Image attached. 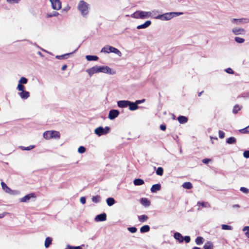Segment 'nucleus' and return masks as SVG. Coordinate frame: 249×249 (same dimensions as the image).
<instances>
[{
  "instance_id": "f257e3e1",
  "label": "nucleus",
  "mask_w": 249,
  "mask_h": 249,
  "mask_svg": "<svg viewBox=\"0 0 249 249\" xmlns=\"http://www.w3.org/2000/svg\"><path fill=\"white\" fill-rule=\"evenodd\" d=\"M43 137L46 140L51 139H59L60 137V133L55 130L46 131L43 133Z\"/></svg>"
},
{
  "instance_id": "f03ea898",
  "label": "nucleus",
  "mask_w": 249,
  "mask_h": 249,
  "mask_svg": "<svg viewBox=\"0 0 249 249\" xmlns=\"http://www.w3.org/2000/svg\"><path fill=\"white\" fill-rule=\"evenodd\" d=\"M77 8L83 16L87 15L89 13V4L84 0L80 1Z\"/></svg>"
},
{
  "instance_id": "7ed1b4c3",
  "label": "nucleus",
  "mask_w": 249,
  "mask_h": 249,
  "mask_svg": "<svg viewBox=\"0 0 249 249\" xmlns=\"http://www.w3.org/2000/svg\"><path fill=\"white\" fill-rule=\"evenodd\" d=\"M179 14L177 12L166 13L162 15H158L156 18L162 20H169L174 17L178 16Z\"/></svg>"
},
{
  "instance_id": "20e7f679",
  "label": "nucleus",
  "mask_w": 249,
  "mask_h": 249,
  "mask_svg": "<svg viewBox=\"0 0 249 249\" xmlns=\"http://www.w3.org/2000/svg\"><path fill=\"white\" fill-rule=\"evenodd\" d=\"M101 52H104L105 53H113L120 56L122 54V53L118 49L110 46H105L102 48Z\"/></svg>"
},
{
  "instance_id": "39448f33",
  "label": "nucleus",
  "mask_w": 249,
  "mask_h": 249,
  "mask_svg": "<svg viewBox=\"0 0 249 249\" xmlns=\"http://www.w3.org/2000/svg\"><path fill=\"white\" fill-rule=\"evenodd\" d=\"M151 13L150 12L136 11L132 15V17L136 18L143 19L146 17H149Z\"/></svg>"
},
{
  "instance_id": "423d86ee",
  "label": "nucleus",
  "mask_w": 249,
  "mask_h": 249,
  "mask_svg": "<svg viewBox=\"0 0 249 249\" xmlns=\"http://www.w3.org/2000/svg\"><path fill=\"white\" fill-rule=\"evenodd\" d=\"M109 130L110 128L108 126H106L105 128H103L102 126H100L95 129L94 132L98 136H101L108 133Z\"/></svg>"
},
{
  "instance_id": "0eeeda50",
  "label": "nucleus",
  "mask_w": 249,
  "mask_h": 249,
  "mask_svg": "<svg viewBox=\"0 0 249 249\" xmlns=\"http://www.w3.org/2000/svg\"><path fill=\"white\" fill-rule=\"evenodd\" d=\"M53 9L58 10L61 8V2L60 0H50Z\"/></svg>"
},
{
  "instance_id": "6e6552de",
  "label": "nucleus",
  "mask_w": 249,
  "mask_h": 249,
  "mask_svg": "<svg viewBox=\"0 0 249 249\" xmlns=\"http://www.w3.org/2000/svg\"><path fill=\"white\" fill-rule=\"evenodd\" d=\"M119 115V111L118 110L112 109L109 111L108 117L110 120H113L118 117Z\"/></svg>"
},
{
  "instance_id": "1a4fd4ad",
  "label": "nucleus",
  "mask_w": 249,
  "mask_h": 249,
  "mask_svg": "<svg viewBox=\"0 0 249 249\" xmlns=\"http://www.w3.org/2000/svg\"><path fill=\"white\" fill-rule=\"evenodd\" d=\"M86 72L88 73L90 76H91L93 74L99 72L98 66H95L87 69Z\"/></svg>"
},
{
  "instance_id": "9d476101",
  "label": "nucleus",
  "mask_w": 249,
  "mask_h": 249,
  "mask_svg": "<svg viewBox=\"0 0 249 249\" xmlns=\"http://www.w3.org/2000/svg\"><path fill=\"white\" fill-rule=\"evenodd\" d=\"M99 72L110 73L111 69L107 66H98Z\"/></svg>"
},
{
  "instance_id": "9b49d317",
  "label": "nucleus",
  "mask_w": 249,
  "mask_h": 249,
  "mask_svg": "<svg viewBox=\"0 0 249 249\" xmlns=\"http://www.w3.org/2000/svg\"><path fill=\"white\" fill-rule=\"evenodd\" d=\"M107 219V214L106 213H103L97 215L95 218L96 221H104Z\"/></svg>"
},
{
  "instance_id": "f8f14e48",
  "label": "nucleus",
  "mask_w": 249,
  "mask_h": 249,
  "mask_svg": "<svg viewBox=\"0 0 249 249\" xmlns=\"http://www.w3.org/2000/svg\"><path fill=\"white\" fill-rule=\"evenodd\" d=\"M1 185L2 187V189L6 193L9 194H13V191L7 186V185L4 182H1Z\"/></svg>"
},
{
  "instance_id": "ddd939ff",
  "label": "nucleus",
  "mask_w": 249,
  "mask_h": 249,
  "mask_svg": "<svg viewBox=\"0 0 249 249\" xmlns=\"http://www.w3.org/2000/svg\"><path fill=\"white\" fill-rule=\"evenodd\" d=\"M129 103V101H119L117 103L118 106L121 108L126 107H128Z\"/></svg>"
},
{
  "instance_id": "4468645a",
  "label": "nucleus",
  "mask_w": 249,
  "mask_h": 249,
  "mask_svg": "<svg viewBox=\"0 0 249 249\" xmlns=\"http://www.w3.org/2000/svg\"><path fill=\"white\" fill-rule=\"evenodd\" d=\"M35 196L34 194L31 193L27 195H26L20 199V201L22 202H25L29 200L32 197H35Z\"/></svg>"
},
{
  "instance_id": "2eb2a0df",
  "label": "nucleus",
  "mask_w": 249,
  "mask_h": 249,
  "mask_svg": "<svg viewBox=\"0 0 249 249\" xmlns=\"http://www.w3.org/2000/svg\"><path fill=\"white\" fill-rule=\"evenodd\" d=\"M232 32L235 35H240L245 33V31L244 29L239 28H234L232 29Z\"/></svg>"
},
{
  "instance_id": "dca6fc26",
  "label": "nucleus",
  "mask_w": 249,
  "mask_h": 249,
  "mask_svg": "<svg viewBox=\"0 0 249 249\" xmlns=\"http://www.w3.org/2000/svg\"><path fill=\"white\" fill-rule=\"evenodd\" d=\"M151 24V22L150 20L146 21L144 23L138 25L137 27L138 29H144L148 27Z\"/></svg>"
},
{
  "instance_id": "f3484780",
  "label": "nucleus",
  "mask_w": 249,
  "mask_h": 249,
  "mask_svg": "<svg viewBox=\"0 0 249 249\" xmlns=\"http://www.w3.org/2000/svg\"><path fill=\"white\" fill-rule=\"evenodd\" d=\"M174 238L178 240L179 242L181 243L183 241V237L182 235L179 232H176L174 235Z\"/></svg>"
},
{
  "instance_id": "a211bd4d",
  "label": "nucleus",
  "mask_w": 249,
  "mask_h": 249,
  "mask_svg": "<svg viewBox=\"0 0 249 249\" xmlns=\"http://www.w3.org/2000/svg\"><path fill=\"white\" fill-rule=\"evenodd\" d=\"M130 110H135L138 108V106L136 103L131 102L129 101L128 106Z\"/></svg>"
},
{
  "instance_id": "6ab92c4d",
  "label": "nucleus",
  "mask_w": 249,
  "mask_h": 249,
  "mask_svg": "<svg viewBox=\"0 0 249 249\" xmlns=\"http://www.w3.org/2000/svg\"><path fill=\"white\" fill-rule=\"evenodd\" d=\"M161 186L160 184H156L153 185L151 188V191L152 193H155L157 191H159L160 189Z\"/></svg>"
},
{
  "instance_id": "aec40b11",
  "label": "nucleus",
  "mask_w": 249,
  "mask_h": 249,
  "mask_svg": "<svg viewBox=\"0 0 249 249\" xmlns=\"http://www.w3.org/2000/svg\"><path fill=\"white\" fill-rule=\"evenodd\" d=\"M19 94L20 97L22 99H27L30 96L29 92L25 90L22 91Z\"/></svg>"
},
{
  "instance_id": "412c9836",
  "label": "nucleus",
  "mask_w": 249,
  "mask_h": 249,
  "mask_svg": "<svg viewBox=\"0 0 249 249\" xmlns=\"http://www.w3.org/2000/svg\"><path fill=\"white\" fill-rule=\"evenodd\" d=\"M140 202L142 205L145 207L149 206L150 204V201L146 198H141Z\"/></svg>"
},
{
  "instance_id": "4be33fe9",
  "label": "nucleus",
  "mask_w": 249,
  "mask_h": 249,
  "mask_svg": "<svg viewBox=\"0 0 249 249\" xmlns=\"http://www.w3.org/2000/svg\"><path fill=\"white\" fill-rule=\"evenodd\" d=\"M178 120L180 124H185L188 121V118L184 116H179L178 118Z\"/></svg>"
},
{
  "instance_id": "5701e85b",
  "label": "nucleus",
  "mask_w": 249,
  "mask_h": 249,
  "mask_svg": "<svg viewBox=\"0 0 249 249\" xmlns=\"http://www.w3.org/2000/svg\"><path fill=\"white\" fill-rule=\"evenodd\" d=\"M233 21L235 22L236 24H238L239 23H242V22H245L247 23L249 21V20L248 18H240V19H236V18H233Z\"/></svg>"
},
{
  "instance_id": "b1692460",
  "label": "nucleus",
  "mask_w": 249,
  "mask_h": 249,
  "mask_svg": "<svg viewBox=\"0 0 249 249\" xmlns=\"http://www.w3.org/2000/svg\"><path fill=\"white\" fill-rule=\"evenodd\" d=\"M86 58L88 61H97L98 59V57L96 55H86Z\"/></svg>"
},
{
  "instance_id": "393cba45",
  "label": "nucleus",
  "mask_w": 249,
  "mask_h": 249,
  "mask_svg": "<svg viewBox=\"0 0 249 249\" xmlns=\"http://www.w3.org/2000/svg\"><path fill=\"white\" fill-rule=\"evenodd\" d=\"M226 142L230 144H235L236 142V139L233 137H231L227 139Z\"/></svg>"
},
{
  "instance_id": "a878e982",
  "label": "nucleus",
  "mask_w": 249,
  "mask_h": 249,
  "mask_svg": "<svg viewBox=\"0 0 249 249\" xmlns=\"http://www.w3.org/2000/svg\"><path fill=\"white\" fill-rule=\"evenodd\" d=\"M134 184L136 186L142 185L144 184V181L141 178H137L134 180Z\"/></svg>"
},
{
  "instance_id": "bb28decb",
  "label": "nucleus",
  "mask_w": 249,
  "mask_h": 249,
  "mask_svg": "<svg viewBox=\"0 0 249 249\" xmlns=\"http://www.w3.org/2000/svg\"><path fill=\"white\" fill-rule=\"evenodd\" d=\"M150 231V227L148 225H144L140 229V231L142 233Z\"/></svg>"
},
{
  "instance_id": "cd10ccee",
  "label": "nucleus",
  "mask_w": 249,
  "mask_h": 249,
  "mask_svg": "<svg viewBox=\"0 0 249 249\" xmlns=\"http://www.w3.org/2000/svg\"><path fill=\"white\" fill-rule=\"evenodd\" d=\"M52 239L51 237H48L46 238L44 243V246L46 248H48L52 244Z\"/></svg>"
},
{
  "instance_id": "c85d7f7f",
  "label": "nucleus",
  "mask_w": 249,
  "mask_h": 249,
  "mask_svg": "<svg viewBox=\"0 0 249 249\" xmlns=\"http://www.w3.org/2000/svg\"><path fill=\"white\" fill-rule=\"evenodd\" d=\"M182 187L187 189H191L193 188V185L191 182H186L183 183Z\"/></svg>"
},
{
  "instance_id": "c756f323",
  "label": "nucleus",
  "mask_w": 249,
  "mask_h": 249,
  "mask_svg": "<svg viewBox=\"0 0 249 249\" xmlns=\"http://www.w3.org/2000/svg\"><path fill=\"white\" fill-rule=\"evenodd\" d=\"M242 108V106L238 105H236L233 107L232 112L234 114H236L238 113V111L240 110Z\"/></svg>"
},
{
  "instance_id": "7c9ffc66",
  "label": "nucleus",
  "mask_w": 249,
  "mask_h": 249,
  "mask_svg": "<svg viewBox=\"0 0 249 249\" xmlns=\"http://www.w3.org/2000/svg\"><path fill=\"white\" fill-rule=\"evenodd\" d=\"M148 219V217L145 214L138 216V219L141 222L146 221Z\"/></svg>"
},
{
  "instance_id": "2f4dec72",
  "label": "nucleus",
  "mask_w": 249,
  "mask_h": 249,
  "mask_svg": "<svg viewBox=\"0 0 249 249\" xmlns=\"http://www.w3.org/2000/svg\"><path fill=\"white\" fill-rule=\"evenodd\" d=\"M204 249H213V246L212 242H207L203 247Z\"/></svg>"
},
{
  "instance_id": "473e14b6",
  "label": "nucleus",
  "mask_w": 249,
  "mask_h": 249,
  "mask_svg": "<svg viewBox=\"0 0 249 249\" xmlns=\"http://www.w3.org/2000/svg\"><path fill=\"white\" fill-rule=\"evenodd\" d=\"M115 202L114 199L112 197H109L107 199V203L109 206H112Z\"/></svg>"
},
{
  "instance_id": "72a5a7b5",
  "label": "nucleus",
  "mask_w": 249,
  "mask_h": 249,
  "mask_svg": "<svg viewBox=\"0 0 249 249\" xmlns=\"http://www.w3.org/2000/svg\"><path fill=\"white\" fill-rule=\"evenodd\" d=\"M197 204L198 206L203 208L210 207V205L208 202H198Z\"/></svg>"
},
{
  "instance_id": "f704fd0d",
  "label": "nucleus",
  "mask_w": 249,
  "mask_h": 249,
  "mask_svg": "<svg viewBox=\"0 0 249 249\" xmlns=\"http://www.w3.org/2000/svg\"><path fill=\"white\" fill-rule=\"evenodd\" d=\"M204 241V239L203 237L201 236L197 237L195 240L196 243L198 245H201Z\"/></svg>"
},
{
  "instance_id": "c9c22d12",
  "label": "nucleus",
  "mask_w": 249,
  "mask_h": 249,
  "mask_svg": "<svg viewBox=\"0 0 249 249\" xmlns=\"http://www.w3.org/2000/svg\"><path fill=\"white\" fill-rule=\"evenodd\" d=\"M156 174L160 176H162L163 174V169L161 167H158L156 170Z\"/></svg>"
},
{
  "instance_id": "e433bc0d",
  "label": "nucleus",
  "mask_w": 249,
  "mask_h": 249,
  "mask_svg": "<svg viewBox=\"0 0 249 249\" xmlns=\"http://www.w3.org/2000/svg\"><path fill=\"white\" fill-rule=\"evenodd\" d=\"M100 196L98 195H97L96 196H93L92 197V201L94 203H98L100 200Z\"/></svg>"
},
{
  "instance_id": "4c0bfd02",
  "label": "nucleus",
  "mask_w": 249,
  "mask_h": 249,
  "mask_svg": "<svg viewBox=\"0 0 249 249\" xmlns=\"http://www.w3.org/2000/svg\"><path fill=\"white\" fill-rule=\"evenodd\" d=\"M27 82L28 79L25 77H22L20 79L19 81V84H20L21 85L25 84L27 83Z\"/></svg>"
},
{
  "instance_id": "58836bf2",
  "label": "nucleus",
  "mask_w": 249,
  "mask_h": 249,
  "mask_svg": "<svg viewBox=\"0 0 249 249\" xmlns=\"http://www.w3.org/2000/svg\"><path fill=\"white\" fill-rule=\"evenodd\" d=\"M243 231L245 232L246 236L249 238V226L245 227Z\"/></svg>"
},
{
  "instance_id": "ea45409f",
  "label": "nucleus",
  "mask_w": 249,
  "mask_h": 249,
  "mask_svg": "<svg viewBox=\"0 0 249 249\" xmlns=\"http://www.w3.org/2000/svg\"><path fill=\"white\" fill-rule=\"evenodd\" d=\"M222 229L225 230H232V227L231 226L227 225H222Z\"/></svg>"
},
{
  "instance_id": "a19ab883",
  "label": "nucleus",
  "mask_w": 249,
  "mask_h": 249,
  "mask_svg": "<svg viewBox=\"0 0 249 249\" xmlns=\"http://www.w3.org/2000/svg\"><path fill=\"white\" fill-rule=\"evenodd\" d=\"M235 41L238 43H241L245 41V39L240 37H235Z\"/></svg>"
},
{
  "instance_id": "79ce46f5",
  "label": "nucleus",
  "mask_w": 249,
  "mask_h": 249,
  "mask_svg": "<svg viewBox=\"0 0 249 249\" xmlns=\"http://www.w3.org/2000/svg\"><path fill=\"white\" fill-rule=\"evenodd\" d=\"M78 151L80 153H83L86 151V148L85 147L81 146L78 148Z\"/></svg>"
},
{
  "instance_id": "37998d69",
  "label": "nucleus",
  "mask_w": 249,
  "mask_h": 249,
  "mask_svg": "<svg viewBox=\"0 0 249 249\" xmlns=\"http://www.w3.org/2000/svg\"><path fill=\"white\" fill-rule=\"evenodd\" d=\"M128 230L131 233H135L137 231V229L136 227H129L128 228Z\"/></svg>"
},
{
  "instance_id": "c03bdc74",
  "label": "nucleus",
  "mask_w": 249,
  "mask_h": 249,
  "mask_svg": "<svg viewBox=\"0 0 249 249\" xmlns=\"http://www.w3.org/2000/svg\"><path fill=\"white\" fill-rule=\"evenodd\" d=\"M240 190L241 191H242V192L244 193H246V194H247L248 193H249V190L248 189L245 188V187H242L240 188Z\"/></svg>"
},
{
  "instance_id": "a18cd8bd",
  "label": "nucleus",
  "mask_w": 249,
  "mask_h": 249,
  "mask_svg": "<svg viewBox=\"0 0 249 249\" xmlns=\"http://www.w3.org/2000/svg\"><path fill=\"white\" fill-rule=\"evenodd\" d=\"M17 88H18V90L22 91L23 90H24L25 87H24V86L23 85H21L20 84H18Z\"/></svg>"
},
{
  "instance_id": "49530a36",
  "label": "nucleus",
  "mask_w": 249,
  "mask_h": 249,
  "mask_svg": "<svg viewBox=\"0 0 249 249\" xmlns=\"http://www.w3.org/2000/svg\"><path fill=\"white\" fill-rule=\"evenodd\" d=\"M67 248L69 249H82L80 246L73 247L69 245H67Z\"/></svg>"
},
{
  "instance_id": "de8ad7c7",
  "label": "nucleus",
  "mask_w": 249,
  "mask_h": 249,
  "mask_svg": "<svg viewBox=\"0 0 249 249\" xmlns=\"http://www.w3.org/2000/svg\"><path fill=\"white\" fill-rule=\"evenodd\" d=\"M218 134H219V137L220 139H223L224 138L225 133L223 131H222L221 130H219Z\"/></svg>"
},
{
  "instance_id": "09e8293b",
  "label": "nucleus",
  "mask_w": 249,
  "mask_h": 249,
  "mask_svg": "<svg viewBox=\"0 0 249 249\" xmlns=\"http://www.w3.org/2000/svg\"><path fill=\"white\" fill-rule=\"evenodd\" d=\"M239 132L240 133H242V134H246V133H248V130H247V127L244 128H243V129H240L239 130Z\"/></svg>"
},
{
  "instance_id": "8fccbe9b",
  "label": "nucleus",
  "mask_w": 249,
  "mask_h": 249,
  "mask_svg": "<svg viewBox=\"0 0 249 249\" xmlns=\"http://www.w3.org/2000/svg\"><path fill=\"white\" fill-rule=\"evenodd\" d=\"M20 0H6V1L10 3H18Z\"/></svg>"
},
{
  "instance_id": "3c124183",
  "label": "nucleus",
  "mask_w": 249,
  "mask_h": 249,
  "mask_svg": "<svg viewBox=\"0 0 249 249\" xmlns=\"http://www.w3.org/2000/svg\"><path fill=\"white\" fill-rule=\"evenodd\" d=\"M58 14H58V12H54V13H53V15L48 14L47 15V17H48V18H50V17H53V16L56 17V16H57L58 15Z\"/></svg>"
},
{
  "instance_id": "603ef678",
  "label": "nucleus",
  "mask_w": 249,
  "mask_h": 249,
  "mask_svg": "<svg viewBox=\"0 0 249 249\" xmlns=\"http://www.w3.org/2000/svg\"><path fill=\"white\" fill-rule=\"evenodd\" d=\"M190 237L189 236H186L183 237V241L184 240L186 243H189L190 242Z\"/></svg>"
},
{
  "instance_id": "864d4df0",
  "label": "nucleus",
  "mask_w": 249,
  "mask_h": 249,
  "mask_svg": "<svg viewBox=\"0 0 249 249\" xmlns=\"http://www.w3.org/2000/svg\"><path fill=\"white\" fill-rule=\"evenodd\" d=\"M243 156L246 158H249V150L245 151L243 153Z\"/></svg>"
},
{
  "instance_id": "5fc2aeb1",
  "label": "nucleus",
  "mask_w": 249,
  "mask_h": 249,
  "mask_svg": "<svg viewBox=\"0 0 249 249\" xmlns=\"http://www.w3.org/2000/svg\"><path fill=\"white\" fill-rule=\"evenodd\" d=\"M225 71L230 74H233L234 71L231 68H228L226 69Z\"/></svg>"
},
{
  "instance_id": "6e6d98bb",
  "label": "nucleus",
  "mask_w": 249,
  "mask_h": 249,
  "mask_svg": "<svg viewBox=\"0 0 249 249\" xmlns=\"http://www.w3.org/2000/svg\"><path fill=\"white\" fill-rule=\"evenodd\" d=\"M211 160L209 159H204L203 160H202V162L204 164H207Z\"/></svg>"
},
{
  "instance_id": "4d7b16f0",
  "label": "nucleus",
  "mask_w": 249,
  "mask_h": 249,
  "mask_svg": "<svg viewBox=\"0 0 249 249\" xmlns=\"http://www.w3.org/2000/svg\"><path fill=\"white\" fill-rule=\"evenodd\" d=\"M80 200L82 204H84L86 203V200L85 197H81L80 199Z\"/></svg>"
},
{
  "instance_id": "13d9d810",
  "label": "nucleus",
  "mask_w": 249,
  "mask_h": 249,
  "mask_svg": "<svg viewBox=\"0 0 249 249\" xmlns=\"http://www.w3.org/2000/svg\"><path fill=\"white\" fill-rule=\"evenodd\" d=\"M160 129L162 130V131H164L166 130V126L165 124H161L160 125Z\"/></svg>"
},
{
  "instance_id": "bf43d9fd",
  "label": "nucleus",
  "mask_w": 249,
  "mask_h": 249,
  "mask_svg": "<svg viewBox=\"0 0 249 249\" xmlns=\"http://www.w3.org/2000/svg\"><path fill=\"white\" fill-rule=\"evenodd\" d=\"M34 147V146L30 145L27 147H25L23 149L26 150H30L32 149H33Z\"/></svg>"
},
{
  "instance_id": "052dcab7",
  "label": "nucleus",
  "mask_w": 249,
  "mask_h": 249,
  "mask_svg": "<svg viewBox=\"0 0 249 249\" xmlns=\"http://www.w3.org/2000/svg\"><path fill=\"white\" fill-rule=\"evenodd\" d=\"M144 101H145V99H142V100H137L136 101V104L138 105L139 104H141V103L144 102Z\"/></svg>"
},
{
  "instance_id": "680f3d73",
  "label": "nucleus",
  "mask_w": 249,
  "mask_h": 249,
  "mask_svg": "<svg viewBox=\"0 0 249 249\" xmlns=\"http://www.w3.org/2000/svg\"><path fill=\"white\" fill-rule=\"evenodd\" d=\"M67 67V66L66 65H64L62 67L61 70L62 71H65Z\"/></svg>"
},
{
  "instance_id": "e2e57ef3",
  "label": "nucleus",
  "mask_w": 249,
  "mask_h": 249,
  "mask_svg": "<svg viewBox=\"0 0 249 249\" xmlns=\"http://www.w3.org/2000/svg\"><path fill=\"white\" fill-rule=\"evenodd\" d=\"M65 56V55H60V56H56V57L58 58H63Z\"/></svg>"
},
{
  "instance_id": "0e129e2a",
  "label": "nucleus",
  "mask_w": 249,
  "mask_h": 249,
  "mask_svg": "<svg viewBox=\"0 0 249 249\" xmlns=\"http://www.w3.org/2000/svg\"><path fill=\"white\" fill-rule=\"evenodd\" d=\"M239 207H240V206L238 204L233 205L232 206L233 208H239Z\"/></svg>"
},
{
  "instance_id": "69168bd1",
  "label": "nucleus",
  "mask_w": 249,
  "mask_h": 249,
  "mask_svg": "<svg viewBox=\"0 0 249 249\" xmlns=\"http://www.w3.org/2000/svg\"><path fill=\"white\" fill-rule=\"evenodd\" d=\"M203 91H202L201 92H200L198 93V96L199 97L201 96V95L202 94V93H203Z\"/></svg>"
},
{
  "instance_id": "338daca9",
  "label": "nucleus",
  "mask_w": 249,
  "mask_h": 249,
  "mask_svg": "<svg viewBox=\"0 0 249 249\" xmlns=\"http://www.w3.org/2000/svg\"><path fill=\"white\" fill-rule=\"evenodd\" d=\"M192 249H200V248L199 247H195Z\"/></svg>"
},
{
  "instance_id": "774afa93",
  "label": "nucleus",
  "mask_w": 249,
  "mask_h": 249,
  "mask_svg": "<svg viewBox=\"0 0 249 249\" xmlns=\"http://www.w3.org/2000/svg\"><path fill=\"white\" fill-rule=\"evenodd\" d=\"M247 130H248V133H249V125L247 126Z\"/></svg>"
}]
</instances>
